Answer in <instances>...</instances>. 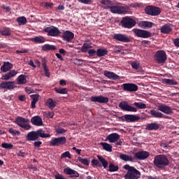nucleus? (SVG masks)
I'll list each match as a JSON object with an SVG mask.
<instances>
[{
  "label": "nucleus",
  "mask_w": 179,
  "mask_h": 179,
  "mask_svg": "<svg viewBox=\"0 0 179 179\" xmlns=\"http://www.w3.org/2000/svg\"><path fill=\"white\" fill-rule=\"evenodd\" d=\"M55 131H56L57 134H59V135H61L62 134H65V132H66V129H64L61 127L56 128Z\"/></svg>",
  "instance_id": "obj_55"
},
{
  "label": "nucleus",
  "mask_w": 179,
  "mask_h": 179,
  "mask_svg": "<svg viewBox=\"0 0 179 179\" xmlns=\"http://www.w3.org/2000/svg\"><path fill=\"white\" fill-rule=\"evenodd\" d=\"M104 76L108 78V79H110L111 80H118L120 79V76L115 74V73L108 71H104Z\"/></svg>",
  "instance_id": "obj_23"
},
{
  "label": "nucleus",
  "mask_w": 179,
  "mask_h": 179,
  "mask_svg": "<svg viewBox=\"0 0 179 179\" xmlns=\"http://www.w3.org/2000/svg\"><path fill=\"white\" fill-rule=\"evenodd\" d=\"M0 33L2 34V36H10V30H9L8 28H4L2 29Z\"/></svg>",
  "instance_id": "obj_50"
},
{
  "label": "nucleus",
  "mask_w": 179,
  "mask_h": 179,
  "mask_svg": "<svg viewBox=\"0 0 179 179\" xmlns=\"http://www.w3.org/2000/svg\"><path fill=\"white\" fill-rule=\"evenodd\" d=\"M109 171L113 172V171H118V166H115L113 164H109Z\"/></svg>",
  "instance_id": "obj_52"
},
{
  "label": "nucleus",
  "mask_w": 179,
  "mask_h": 179,
  "mask_svg": "<svg viewBox=\"0 0 179 179\" xmlns=\"http://www.w3.org/2000/svg\"><path fill=\"white\" fill-rule=\"evenodd\" d=\"M42 48L43 51H50V50H56L57 48L52 45L46 44V45H44Z\"/></svg>",
  "instance_id": "obj_42"
},
{
  "label": "nucleus",
  "mask_w": 179,
  "mask_h": 179,
  "mask_svg": "<svg viewBox=\"0 0 179 179\" xmlns=\"http://www.w3.org/2000/svg\"><path fill=\"white\" fill-rule=\"evenodd\" d=\"M150 113L151 114V115H153L155 118H164V115H163L162 112H159L156 110H151L150 111Z\"/></svg>",
  "instance_id": "obj_34"
},
{
  "label": "nucleus",
  "mask_w": 179,
  "mask_h": 179,
  "mask_svg": "<svg viewBox=\"0 0 179 179\" xmlns=\"http://www.w3.org/2000/svg\"><path fill=\"white\" fill-rule=\"evenodd\" d=\"M20 101H26V96L24 95H20L19 96Z\"/></svg>",
  "instance_id": "obj_63"
},
{
  "label": "nucleus",
  "mask_w": 179,
  "mask_h": 179,
  "mask_svg": "<svg viewBox=\"0 0 179 179\" xmlns=\"http://www.w3.org/2000/svg\"><path fill=\"white\" fill-rule=\"evenodd\" d=\"M78 160L80 162V163H82V164L89 166V161L87 160V158H82L81 157H78Z\"/></svg>",
  "instance_id": "obj_47"
},
{
  "label": "nucleus",
  "mask_w": 179,
  "mask_h": 179,
  "mask_svg": "<svg viewBox=\"0 0 179 179\" xmlns=\"http://www.w3.org/2000/svg\"><path fill=\"white\" fill-rule=\"evenodd\" d=\"M34 41H35V43H45V38L43 36H36L34 38Z\"/></svg>",
  "instance_id": "obj_44"
},
{
  "label": "nucleus",
  "mask_w": 179,
  "mask_h": 179,
  "mask_svg": "<svg viewBox=\"0 0 179 179\" xmlns=\"http://www.w3.org/2000/svg\"><path fill=\"white\" fill-rule=\"evenodd\" d=\"M108 53V50L106 48H100L96 50V55L100 57H105Z\"/></svg>",
  "instance_id": "obj_33"
},
{
  "label": "nucleus",
  "mask_w": 179,
  "mask_h": 179,
  "mask_svg": "<svg viewBox=\"0 0 179 179\" xmlns=\"http://www.w3.org/2000/svg\"><path fill=\"white\" fill-rule=\"evenodd\" d=\"M98 159L99 160V162L101 163L104 169H106V167H108V162H107V160H106V159H104L103 157L100 156V155H97Z\"/></svg>",
  "instance_id": "obj_39"
},
{
  "label": "nucleus",
  "mask_w": 179,
  "mask_h": 179,
  "mask_svg": "<svg viewBox=\"0 0 179 179\" xmlns=\"http://www.w3.org/2000/svg\"><path fill=\"white\" fill-rule=\"evenodd\" d=\"M55 90L59 94H66L68 90L66 88H55Z\"/></svg>",
  "instance_id": "obj_43"
},
{
  "label": "nucleus",
  "mask_w": 179,
  "mask_h": 179,
  "mask_svg": "<svg viewBox=\"0 0 179 179\" xmlns=\"http://www.w3.org/2000/svg\"><path fill=\"white\" fill-rule=\"evenodd\" d=\"M154 57L157 64H165L166 61H167V55L163 50L157 51Z\"/></svg>",
  "instance_id": "obj_7"
},
{
  "label": "nucleus",
  "mask_w": 179,
  "mask_h": 179,
  "mask_svg": "<svg viewBox=\"0 0 179 179\" xmlns=\"http://www.w3.org/2000/svg\"><path fill=\"white\" fill-rule=\"evenodd\" d=\"M114 40L117 41H121L122 43H129L131 41V38L123 34H115L113 36Z\"/></svg>",
  "instance_id": "obj_15"
},
{
  "label": "nucleus",
  "mask_w": 179,
  "mask_h": 179,
  "mask_svg": "<svg viewBox=\"0 0 179 179\" xmlns=\"http://www.w3.org/2000/svg\"><path fill=\"white\" fill-rule=\"evenodd\" d=\"M64 172L67 174V176H70V177L73 178H78L79 177V173L78 171L71 169V168H65L64 170Z\"/></svg>",
  "instance_id": "obj_25"
},
{
  "label": "nucleus",
  "mask_w": 179,
  "mask_h": 179,
  "mask_svg": "<svg viewBox=\"0 0 179 179\" xmlns=\"http://www.w3.org/2000/svg\"><path fill=\"white\" fill-rule=\"evenodd\" d=\"M110 11L111 13H117L118 15H124L125 13H129L131 12V9L129 8V6H114L112 4Z\"/></svg>",
  "instance_id": "obj_4"
},
{
  "label": "nucleus",
  "mask_w": 179,
  "mask_h": 179,
  "mask_svg": "<svg viewBox=\"0 0 179 179\" xmlns=\"http://www.w3.org/2000/svg\"><path fill=\"white\" fill-rule=\"evenodd\" d=\"M119 107L123 111H129L130 113H136L138 108L128 104L127 101H122L119 103Z\"/></svg>",
  "instance_id": "obj_10"
},
{
  "label": "nucleus",
  "mask_w": 179,
  "mask_h": 179,
  "mask_svg": "<svg viewBox=\"0 0 179 179\" xmlns=\"http://www.w3.org/2000/svg\"><path fill=\"white\" fill-rule=\"evenodd\" d=\"M50 134H45L44 130L39 129L35 131H30L27 134L26 140L29 141H37L39 138H50Z\"/></svg>",
  "instance_id": "obj_2"
},
{
  "label": "nucleus",
  "mask_w": 179,
  "mask_h": 179,
  "mask_svg": "<svg viewBox=\"0 0 179 179\" xmlns=\"http://www.w3.org/2000/svg\"><path fill=\"white\" fill-rule=\"evenodd\" d=\"M43 145V142L41 141H35L34 143V148H40Z\"/></svg>",
  "instance_id": "obj_59"
},
{
  "label": "nucleus",
  "mask_w": 179,
  "mask_h": 179,
  "mask_svg": "<svg viewBox=\"0 0 179 179\" xmlns=\"http://www.w3.org/2000/svg\"><path fill=\"white\" fill-rule=\"evenodd\" d=\"M65 157H68L69 159H72V157L71 156V152H69V151H66L62 154L61 159H64Z\"/></svg>",
  "instance_id": "obj_54"
},
{
  "label": "nucleus",
  "mask_w": 179,
  "mask_h": 179,
  "mask_svg": "<svg viewBox=\"0 0 179 179\" xmlns=\"http://www.w3.org/2000/svg\"><path fill=\"white\" fill-rule=\"evenodd\" d=\"M31 99H32V101L31 103V108H36V104L37 103V101L40 100V95L38 94H31L30 95Z\"/></svg>",
  "instance_id": "obj_30"
},
{
  "label": "nucleus",
  "mask_w": 179,
  "mask_h": 179,
  "mask_svg": "<svg viewBox=\"0 0 179 179\" xmlns=\"http://www.w3.org/2000/svg\"><path fill=\"white\" fill-rule=\"evenodd\" d=\"M8 132L11 135H13V136H19V135H20V131L13 129L12 128L9 129Z\"/></svg>",
  "instance_id": "obj_48"
},
{
  "label": "nucleus",
  "mask_w": 179,
  "mask_h": 179,
  "mask_svg": "<svg viewBox=\"0 0 179 179\" xmlns=\"http://www.w3.org/2000/svg\"><path fill=\"white\" fill-rule=\"evenodd\" d=\"M132 31L137 37L141 38H149V37H152V34L146 30L134 29Z\"/></svg>",
  "instance_id": "obj_9"
},
{
  "label": "nucleus",
  "mask_w": 179,
  "mask_h": 179,
  "mask_svg": "<svg viewBox=\"0 0 179 179\" xmlns=\"http://www.w3.org/2000/svg\"><path fill=\"white\" fill-rule=\"evenodd\" d=\"M46 106L51 110H53V108H55V102L52 99H48L46 101Z\"/></svg>",
  "instance_id": "obj_40"
},
{
  "label": "nucleus",
  "mask_w": 179,
  "mask_h": 179,
  "mask_svg": "<svg viewBox=\"0 0 179 179\" xmlns=\"http://www.w3.org/2000/svg\"><path fill=\"white\" fill-rule=\"evenodd\" d=\"M162 83H164V85H169V86H176V85H177V82L169 78L162 79Z\"/></svg>",
  "instance_id": "obj_37"
},
{
  "label": "nucleus",
  "mask_w": 179,
  "mask_h": 179,
  "mask_svg": "<svg viewBox=\"0 0 179 179\" xmlns=\"http://www.w3.org/2000/svg\"><path fill=\"white\" fill-rule=\"evenodd\" d=\"M157 108L159 111H162V113H164V114H167V115H171V114H173V109L171 107L167 105H159L158 106Z\"/></svg>",
  "instance_id": "obj_17"
},
{
  "label": "nucleus",
  "mask_w": 179,
  "mask_h": 179,
  "mask_svg": "<svg viewBox=\"0 0 179 179\" xmlns=\"http://www.w3.org/2000/svg\"><path fill=\"white\" fill-rule=\"evenodd\" d=\"M92 167H101V164L99 163V160L93 159L91 162Z\"/></svg>",
  "instance_id": "obj_51"
},
{
  "label": "nucleus",
  "mask_w": 179,
  "mask_h": 179,
  "mask_svg": "<svg viewBox=\"0 0 179 179\" xmlns=\"http://www.w3.org/2000/svg\"><path fill=\"white\" fill-rule=\"evenodd\" d=\"M46 116L48 118H54V112H48Z\"/></svg>",
  "instance_id": "obj_61"
},
{
  "label": "nucleus",
  "mask_w": 179,
  "mask_h": 179,
  "mask_svg": "<svg viewBox=\"0 0 179 179\" xmlns=\"http://www.w3.org/2000/svg\"><path fill=\"white\" fill-rule=\"evenodd\" d=\"M55 179H67L66 178H65L62 174L61 173H57L56 175H55Z\"/></svg>",
  "instance_id": "obj_58"
},
{
  "label": "nucleus",
  "mask_w": 179,
  "mask_h": 179,
  "mask_svg": "<svg viewBox=\"0 0 179 179\" xmlns=\"http://www.w3.org/2000/svg\"><path fill=\"white\" fill-rule=\"evenodd\" d=\"M13 68V64H12L9 62H6L3 63V65L1 67V72H8V71H10Z\"/></svg>",
  "instance_id": "obj_28"
},
{
  "label": "nucleus",
  "mask_w": 179,
  "mask_h": 179,
  "mask_svg": "<svg viewBox=\"0 0 179 179\" xmlns=\"http://www.w3.org/2000/svg\"><path fill=\"white\" fill-rule=\"evenodd\" d=\"M145 12L147 15H150V16H159L161 10L159 7L149 6L145 8Z\"/></svg>",
  "instance_id": "obj_11"
},
{
  "label": "nucleus",
  "mask_w": 179,
  "mask_h": 179,
  "mask_svg": "<svg viewBox=\"0 0 179 179\" xmlns=\"http://www.w3.org/2000/svg\"><path fill=\"white\" fill-rule=\"evenodd\" d=\"M153 163L154 166H155L157 169H160L161 170H163V169L167 167V166L170 164V161L166 155H156L154 157Z\"/></svg>",
  "instance_id": "obj_1"
},
{
  "label": "nucleus",
  "mask_w": 179,
  "mask_h": 179,
  "mask_svg": "<svg viewBox=\"0 0 179 179\" xmlns=\"http://www.w3.org/2000/svg\"><path fill=\"white\" fill-rule=\"evenodd\" d=\"M134 105L136 106L137 108H140V110H143L144 108H146V104L142 102H134Z\"/></svg>",
  "instance_id": "obj_46"
},
{
  "label": "nucleus",
  "mask_w": 179,
  "mask_h": 179,
  "mask_svg": "<svg viewBox=\"0 0 179 179\" xmlns=\"http://www.w3.org/2000/svg\"><path fill=\"white\" fill-rule=\"evenodd\" d=\"M59 52L63 55H66V51L62 48L59 49Z\"/></svg>",
  "instance_id": "obj_64"
},
{
  "label": "nucleus",
  "mask_w": 179,
  "mask_h": 179,
  "mask_svg": "<svg viewBox=\"0 0 179 179\" xmlns=\"http://www.w3.org/2000/svg\"><path fill=\"white\" fill-rule=\"evenodd\" d=\"M101 146L103 147V150L106 152H113V146L107 143H101Z\"/></svg>",
  "instance_id": "obj_38"
},
{
  "label": "nucleus",
  "mask_w": 179,
  "mask_h": 179,
  "mask_svg": "<svg viewBox=\"0 0 179 179\" xmlns=\"http://www.w3.org/2000/svg\"><path fill=\"white\" fill-rule=\"evenodd\" d=\"M124 118L127 122H135V121L141 120V117L136 115H124Z\"/></svg>",
  "instance_id": "obj_22"
},
{
  "label": "nucleus",
  "mask_w": 179,
  "mask_h": 179,
  "mask_svg": "<svg viewBox=\"0 0 179 179\" xmlns=\"http://www.w3.org/2000/svg\"><path fill=\"white\" fill-rule=\"evenodd\" d=\"M15 124L25 131H29V129L31 128V126H30V120L20 116L16 117Z\"/></svg>",
  "instance_id": "obj_5"
},
{
  "label": "nucleus",
  "mask_w": 179,
  "mask_h": 179,
  "mask_svg": "<svg viewBox=\"0 0 179 179\" xmlns=\"http://www.w3.org/2000/svg\"><path fill=\"white\" fill-rule=\"evenodd\" d=\"M89 48H92V46L85 43L81 48V51L82 52H87L89 51Z\"/></svg>",
  "instance_id": "obj_45"
},
{
  "label": "nucleus",
  "mask_w": 179,
  "mask_h": 179,
  "mask_svg": "<svg viewBox=\"0 0 179 179\" xmlns=\"http://www.w3.org/2000/svg\"><path fill=\"white\" fill-rule=\"evenodd\" d=\"M96 52H96V50H94V49H90L88 50V55H90V57H94Z\"/></svg>",
  "instance_id": "obj_57"
},
{
  "label": "nucleus",
  "mask_w": 179,
  "mask_h": 179,
  "mask_svg": "<svg viewBox=\"0 0 179 179\" xmlns=\"http://www.w3.org/2000/svg\"><path fill=\"white\" fill-rule=\"evenodd\" d=\"M42 66H43V71L45 72V76L47 78H50V70H48V67L47 66V62L45 59L42 60Z\"/></svg>",
  "instance_id": "obj_35"
},
{
  "label": "nucleus",
  "mask_w": 179,
  "mask_h": 179,
  "mask_svg": "<svg viewBox=\"0 0 179 179\" xmlns=\"http://www.w3.org/2000/svg\"><path fill=\"white\" fill-rule=\"evenodd\" d=\"M159 126L157 123H150L146 126V129L148 131H157L159 129Z\"/></svg>",
  "instance_id": "obj_32"
},
{
  "label": "nucleus",
  "mask_w": 179,
  "mask_h": 179,
  "mask_svg": "<svg viewBox=\"0 0 179 179\" xmlns=\"http://www.w3.org/2000/svg\"><path fill=\"white\" fill-rule=\"evenodd\" d=\"M101 3L104 9H110L113 6V1L110 0H101Z\"/></svg>",
  "instance_id": "obj_31"
},
{
  "label": "nucleus",
  "mask_w": 179,
  "mask_h": 179,
  "mask_svg": "<svg viewBox=\"0 0 179 179\" xmlns=\"http://www.w3.org/2000/svg\"><path fill=\"white\" fill-rule=\"evenodd\" d=\"M31 122L33 125H36V127H42L43 125V119L40 116H34L31 119Z\"/></svg>",
  "instance_id": "obj_21"
},
{
  "label": "nucleus",
  "mask_w": 179,
  "mask_h": 179,
  "mask_svg": "<svg viewBox=\"0 0 179 179\" xmlns=\"http://www.w3.org/2000/svg\"><path fill=\"white\" fill-rule=\"evenodd\" d=\"M73 62L76 65H78L80 66L83 64L82 62H83V60L82 59H74Z\"/></svg>",
  "instance_id": "obj_56"
},
{
  "label": "nucleus",
  "mask_w": 179,
  "mask_h": 179,
  "mask_svg": "<svg viewBox=\"0 0 179 179\" xmlns=\"http://www.w3.org/2000/svg\"><path fill=\"white\" fill-rule=\"evenodd\" d=\"M17 82L18 85H24L27 83V80H26V76L20 75L17 78Z\"/></svg>",
  "instance_id": "obj_36"
},
{
  "label": "nucleus",
  "mask_w": 179,
  "mask_h": 179,
  "mask_svg": "<svg viewBox=\"0 0 179 179\" xmlns=\"http://www.w3.org/2000/svg\"><path fill=\"white\" fill-rule=\"evenodd\" d=\"M124 170H127V173L124 176L125 179H138L141 178V172L128 164L124 166Z\"/></svg>",
  "instance_id": "obj_3"
},
{
  "label": "nucleus",
  "mask_w": 179,
  "mask_h": 179,
  "mask_svg": "<svg viewBox=\"0 0 179 179\" xmlns=\"http://www.w3.org/2000/svg\"><path fill=\"white\" fill-rule=\"evenodd\" d=\"M124 92H138V85L134 83H124L122 85Z\"/></svg>",
  "instance_id": "obj_16"
},
{
  "label": "nucleus",
  "mask_w": 179,
  "mask_h": 179,
  "mask_svg": "<svg viewBox=\"0 0 179 179\" xmlns=\"http://www.w3.org/2000/svg\"><path fill=\"white\" fill-rule=\"evenodd\" d=\"M90 100L94 103H101L103 104L107 103V102L108 101V98L100 95L96 96H91Z\"/></svg>",
  "instance_id": "obj_18"
},
{
  "label": "nucleus",
  "mask_w": 179,
  "mask_h": 179,
  "mask_svg": "<svg viewBox=\"0 0 179 179\" xmlns=\"http://www.w3.org/2000/svg\"><path fill=\"white\" fill-rule=\"evenodd\" d=\"M17 22L20 26H23L27 23V19L24 17H20L17 18Z\"/></svg>",
  "instance_id": "obj_41"
},
{
  "label": "nucleus",
  "mask_w": 179,
  "mask_h": 179,
  "mask_svg": "<svg viewBox=\"0 0 179 179\" xmlns=\"http://www.w3.org/2000/svg\"><path fill=\"white\" fill-rule=\"evenodd\" d=\"M1 147L3 149H7L8 150H10V149H12V148H13V144L12 143H3L1 144Z\"/></svg>",
  "instance_id": "obj_49"
},
{
  "label": "nucleus",
  "mask_w": 179,
  "mask_h": 179,
  "mask_svg": "<svg viewBox=\"0 0 179 179\" xmlns=\"http://www.w3.org/2000/svg\"><path fill=\"white\" fill-rule=\"evenodd\" d=\"M0 87L4 90H13L15 89L16 85L14 81H3L0 84Z\"/></svg>",
  "instance_id": "obj_13"
},
{
  "label": "nucleus",
  "mask_w": 179,
  "mask_h": 179,
  "mask_svg": "<svg viewBox=\"0 0 179 179\" xmlns=\"http://www.w3.org/2000/svg\"><path fill=\"white\" fill-rule=\"evenodd\" d=\"M120 138V134L112 133L106 136V141H108L110 143H115L117 141H119Z\"/></svg>",
  "instance_id": "obj_19"
},
{
  "label": "nucleus",
  "mask_w": 179,
  "mask_h": 179,
  "mask_svg": "<svg viewBox=\"0 0 179 179\" xmlns=\"http://www.w3.org/2000/svg\"><path fill=\"white\" fill-rule=\"evenodd\" d=\"M66 143V137L55 138L50 141V146H61Z\"/></svg>",
  "instance_id": "obj_12"
},
{
  "label": "nucleus",
  "mask_w": 179,
  "mask_h": 179,
  "mask_svg": "<svg viewBox=\"0 0 179 179\" xmlns=\"http://www.w3.org/2000/svg\"><path fill=\"white\" fill-rule=\"evenodd\" d=\"M120 159L123 162H135V157L127 154H120Z\"/></svg>",
  "instance_id": "obj_27"
},
{
  "label": "nucleus",
  "mask_w": 179,
  "mask_h": 179,
  "mask_svg": "<svg viewBox=\"0 0 179 179\" xmlns=\"http://www.w3.org/2000/svg\"><path fill=\"white\" fill-rule=\"evenodd\" d=\"M18 73L16 70H10L8 73H6L1 77L2 80H9L11 78H15V76Z\"/></svg>",
  "instance_id": "obj_24"
},
{
  "label": "nucleus",
  "mask_w": 179,
  "mask_h": 179,
  "mask_svg": "<svg viewBox=\"0 0 179 179\" xmlns=\"http://www.w3.org/2000/svg\"><path fill=\"white\" fill-rule=\"evenodd\" d=\"M172 30L173 29L170 24H165L161 28V33H163V34H169V33L171 32Z\"/></svg>",
  "instance_id": "obj_29"
},
{
  "label": "nucleus",
  "mask_w": 179,
  "mask_h": 179,
  "mask_svg": "<svg viewBox=\"0 0 179 179\" xmlns=\"http://www.w3.org/2000/svg\"><path fill=\"white\" fill-rule=\"evenodd\" d=\"M16 54H26V52H28V50L27 49H22L21 50H16Z\"/></svg>",
  "instance_id": "obj_60"
},
{
  "label": "nucleus",
  "mask_w": 179,
  "mask_h": 179,
  "mask_svg": "<svg viewBox=\"0 0 179 179\" xmlns=\"http://www.w3.org/2000/svg\"><path fill=\"white\" fill-rule=\"evenodd\" d=\"M150 156V153L148 151H138L134 154V159L136 160H145Z\"/></svg>",
  "instance_id": "obj_14"
},
{
  "label": "nucleus",
  "mask_w": 179,
  "mask_h": 179,
  "mask_svg": "<svg viewBox=\"0 0 179 179\" xmlns=\"http://www.w3.org/2000/svg\"><path fill=\"white\" fill-rule=\"evenodd\" d=\"M141 64L139 62H133L131 63V66L133 68V69H139V66Z\"/></svg>",
  "instance_id": "obj_53"
},
{
  "label": "nucleus",
  "mask_w": 179,
  "mask_h": 179,
  "mask_svg": "<svg viewBox=\"0 0 179 179\" xmlns=\"http://www.w3.org/2000/svg\"><path fill=\"white\" fill-rule=\"evenodd\" d=\"M138 26L141 29H151V27H153V26H155V24L152 22L141 21L138 22Z\"/></svg>",
  "instance_id": "obj_26"
},
{
  "label": "nucleus",
  "mask_w": 179,
  "mask_h": 179,
  "mask_svg": "<svg viewBox=\"0 0 179 179\" xmlns=\"http://www.w3.org/2000/svg\"><path fill=\"white\" fill-rule=\"evenodd\" d=\"M73 37H75V34L71 32V31H66L62 35L63 40L67 43H71L73 40Z\"/></svg>",
  "instance_id": "obj_20"
},
{
  "label": "nucleus",
  "mask_w": 179,
  "mask_h": 179,
  "mask_svg": "<svg viewBox=\"0 0 179 179\" xmlns=\"http://www.w3.org/2000/svg\"><path fill=\"white\" fill-rule=\"evenodd\" d=\"M78 2H81V3H85V5H87L88 3H90V2H92V0H78Z\"/></svg>",
  "instance_id": "obj_62"
},
{
  "label": "nucleus",
  "mask_w": 179,
  "mask_h": 179,
  "mask_svg": "<svg viewBox=\"0 0 179 179\" xmlns=\"http://www.w3.org/2000/svg\"><path fill=\"white\" fill-rule=\"evenodd\" d=\"M44 31L48 34L50 37H58L61 34V31L54 26L48 27L44 29Z\"/></svg>",
  "instance_id": "obj_8"
},
{
  "label": "nucleus",
  "mask_w": 179,
  "mask_h": 179,
  "mask_svg": "<svg viewBox=\"0 0 179 179\" xmlns=\"http://www.w3.org/2000/svg\"><path fill=\"white\" fill-rule=\"evenodd\" d=\"M120 24L124 29H132L136 24V21L131 17L126 16L122 17Z\"/></svg>",
  "instance_id": "obj_6"
}]
</instances>
